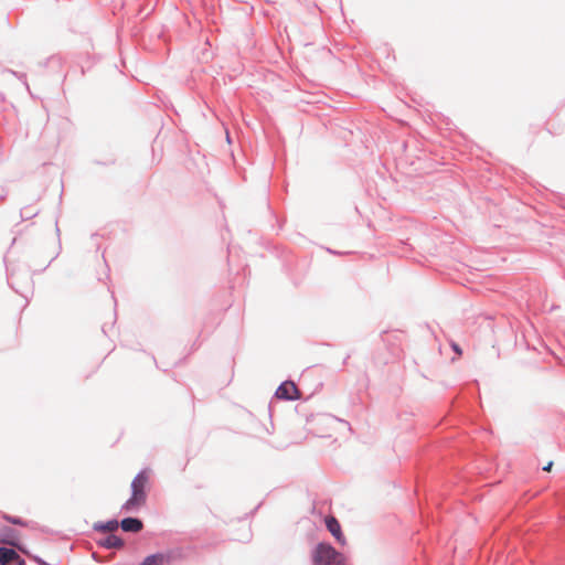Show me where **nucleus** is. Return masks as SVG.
Segmentation results:
<instances>
[{
  "label": "nucleus",
  "mask_w": 565,
  "mask_h": 565,
  "mask_svg": "<svg viewBox=\"0 0 565 565\" xmlns=\"http://www.w3.org/2000/svg\"><path fill=\"white\" fill-rule=\"evenodd\" d=\"M148 483V476L146 472L138 473L131 482L132 494L129 500L125 502L122 509L130 512L139 509L146 502V487Z\"/></svg>",
  "instance_id": "obj_1"
},
{
  "label": "nucleus",
  "mask_w": 565,
  "mask_h": 565,
  "mask_svg": "<svg viewBox=\"0 0 565 565\" xmlns=\"http://www.w3.org/2000/svg\"><path fill=\"white\" fill-rule=\"evenodd\" d=\"M340 554L329 544H319L315 551V565H334L339 561Z\"/></svg>",
  "instance_id": "obj_2"
},
{
  "label": "nucleus",
  "mask_w": 565,
  "mask_h": 565,
  "mask_svg": "<svg viewBox=\"0 0 565 565\" xmlns=\"http://www.w3.org/2000/svg\"><path fill=\"white\" fill-rule=\"evenodd\" d=\"M276 396L280 399H297L300 397L297 385L291 381H286L280 384L276 391Z\"/></svg>",
  "instance_id": "obj_3"
},
{
  "label": "nucleus",
  "mask_w": 565,
  "mask_h": 565,
  "mask_svg": "<svg viewBox=\"0 0 565 565\" xmlns=\"http://www.w3.org/2000/svg\"><path fill=\"white\" fill-rule=\"evenodd\" d=\"M172 561L171 553H157L147 556L139 565H171Z\"/></svg>",
  "instance_id": "obj_4"
},
{
  "label": "nucleus",
  "mask_w": 565,
  "mask_h": 565,
  "mask_svg": "<svg viewBox=\"0 0 565 565\" xmlns=\"http://www.w3.org/2000/svg\"><path fill=\"white\" fill-rule=\"evenodd\" d=\"M326 525H327V529L330 531V533L335 537V540L339 543L344 544L345 539L342 534L341 526H340V523L338 522V520L334 516H327Z\"/></svg>",
  "instance_id": "obj_5"
},
{
  "label": "nucleus",
  "mask_w": 565,
  "mask_h": 565,
  "mask_svg": "<svg viewBox=\"0 0 565 565\" xmlns=\"http://www.w3.org/2000/svg\"><path fill=\"white\" fill-rule=\"evenodd\" d=\"M121 529L126 532L137 533L142 529V522L138 519L127 518L120 523Z\"/></svg>",
  "instance_id": "obj_6"
},
{
  "label": "nucleus",
  "mask_w": 565,
  "mask_h": 565,
  "mask_svg": "<svg viewBox=\"0 0 565 565\" xmlns=\"http://www.w3.org/2000/svg\"><path fill=\"white\" fill-rule=\"evenodd\" d=\"M19 554L11 548L0 547V565H8L19 559Z\"/></svg>",
  "instance_id": "obj_7"
},
{
  "label": "nucleus",
  "mask_w": 565,
  "mask_h": 565,
  "mask_svg": "<svg viewBox=\"0 0 565 565\" xmlns=\"http://www.w3.org/2000/svg\"><path fill=\"white\" fill-rule=\"evenodd\" d=\"M100 545L107 548H119L124 545V542L120 537L110 534L105 540L100 541Z\"/></svg>",
  "instance_id": "obj_8"
},
{
  "label": "nucleus",
  "mask_w": 565,
  "mask_h": 565,
  "mask_svg": "<svg viewBox=\"0 0 565 565\" xmlns=\"http://www.w3.org/2000/svg\"><path fill=\"white\" fill-rule=\"evenodd\" d=\"M117 527H118L117 521H108L106 523L97 524L95 526V529L103 531V532H113V531L117 530Z\"/></svg>",
  "instance_id": "obj_9"
},
{
  "label": "nucleus",
  "mask_w": 565,
  "mask_h": 565,
  "mask_svg": "<svg viewBox=\"0 0 565 565\" xmlns=\"http://www.w3.org/2000/svg\"><path fill=\"white\" fill-rule=\"evenodd\" d=\"M3 518H4L8 522H10V523H12V524L24 525V523H23L20 519L12 518V516H9V515H4Z\"/></svg>",
  "instance_id": "obj_10"
},
{
  "label": "nucleus",
  "mask_w": 565,
  "mask_h": 565,
  "mask_svg": "<svg viewBox=\"0 0 565 565\" xmlns=\"http://www.w3.org/2000/svg\"><path fill=\"white\" fill-rule=\"evenodd\" d=\"M451 348L454 349V351H455L458 355H461V354H462V351H461L460 347H459L457 343L452 342V343H451Z\"/></svg>",
  "instance_id": "obj_11"
},
{
  "label": "nucleus",
  "mask_w": 565,
  "mask_h": 565,
  "mask_svg": "<svg viewBox=\"0 0 565 565\" xmlns=\"http://www.w3.org/2000/svg\"><path fill=\"white\" fill-rule=\"evenodd\" d=\"M552 467H553V461H550L546 466L543 467V470L551 471Z\"/></svg>",
  "instance_id": "obj_12"
},
{
  "label": "nucleus",
  "mask_w": 565,
  "mask_h": 565,
  "mask_svg": "<svg viewBox=\"0 0 565 565\" xmlns=\"http://www.w3.org/2000/svg\"><path fill=\"white\" fill-rule=\"evenodd\" d=\"M15 565H25L24 561L19 557V559L15 561Z\"/></svg>",
  "instance_id": "obj_13"
},
{
  "label": "nucleus",
  "mask_w": 565,
  "mask_h": 565,
  "mask_svg": "<svg viewBox=\"0 0 565 565\" xmlns=\"http://www.w3.org/2000/svg\"><path fill=\"white\" fill-rule=\"evenodd\" d=\"M36 561H38L41 565H49L47 563H45V562H44V561H42V559L36 558Z\"/></svg>",
  "instance_id": "obj_14"
}]
</instances>
